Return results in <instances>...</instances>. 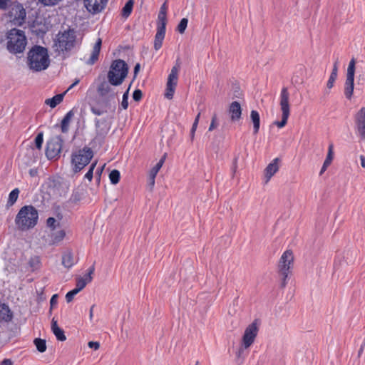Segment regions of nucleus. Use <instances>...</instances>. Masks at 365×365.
<instances>
[{"instance_id":"obj_1","label":"nucleus","mask_w":365,"mask_h":365,"mask_svg":"<svg viewBox=\"0 0 365 365\" xmlns=\"http://www.w3.org/2000/svg\"><path fill=\"white\" fill-rule=\"evenodd\" d=\"M28 65L34 71L46 69L49 66V57L46 48L41 46H34L28 53Z\"/></svg>"},{"instance_id":"obj_2","label":"nucleus","mask_w":365,"mask_h":365,"mask_svg":"<svg viewBox=\"0 0 365 365\" xmlns=\"http://www.w3.org/2000/svg\"><path fill=\"white\" fill-rule=\"evenodd\" d=\"M38 213L32 205L22 207L15 218V224L20 230H27L33 228L37 224Z\"/></svg>"},{"instance_id":"obj_3","label":"nucleus","mask_w":365,"mask_h":365,"mask_svg":"<svg viewBox=\"0 0 365 365\" xmlns=\"http://www.w3.org/2000/svg\"><path fill=\"white\" fill-rule=\"evenodd\" d=\"M81 40L77 38L73 29L59 32L56 36L54 46L59 53L70 52L79 46Z\"/></svg>"},{"instance_id":"obj_4","label":"nucleus","mask_w":365,"mask_h":365,"mask_svg":"<svg viewBox=\"0 0 365 365\" xmlns=\"http://www.w3.org/2000/svg\"><path fill=\"white\" fill-rule=\"evenodd\" d=\"M6 38V47L10 53L17 54L22 53L25 50L27 39L23 31L12 29L8 31Z\"/></svg>"},{"instance_id":"obj_5","label":"nucleus","mask_w":365,"mask_h":365,"mask_svg":"<svg viewBox=\"0 0 365 365\" xmlns=\"http://www.w3.org/2000/svg\"><path fill=\"white\" fill-rule=\"evenodd\" d=\"M128 71L126 63L120 59L112 62L108 73V80L113 86H119L124 81Z\"/></svg>"},{"instance_id":"obj_6","label":"nucleus","mask_w":365,"mask_h":365,"mask_svg":"<svg viewBox=\"0 0 365 365\" xmlns=\"http://www.w3.org/2000/svg\"><path fill=\"white\" fill-rule=\"evenodd\" d=\"M93 153L90 148L84 147L72 154L71 163L75 172H78L88 165L93 158Z\"/></svg>"},{"instance_id":"obj_7","label":"nucleus","mask_w":365,"mask_h":365,"mask_svg":"<svg viewBox=\"0 0 365 365\" xmlns=\"http://www.w3.org/2000/svg\"><path fill=\"white\" fill-rule=\"evenodd\" d=\"M91 112L96 115H102L108 110H115L116 101L113 98L101 97L90 105Z\"/></svg>"},{"instance_id":"obj_8","label":"nucleus","mask_w":365,"mask_h":365,"mask_svg":"<svg viewBox=\"0 0 365 365\" xmlns=\"http://www.w3.org/2000/svg\"><path fill=\"white\" fill-rule=\"evenodd\" d=\"M279 105L282 110V120L281 121H275L274 123L279 128H283L287 123L288 118L289 116V93L288 92V89L286 87H284L280 93L279 96Z\"/></svg>"},{"instance_id":"obj_9","label":"nucleus","mask_w":365,"mask_h":365,"mask_svg":"<svg viewBox=\"0 0 365 365\" xmlns=\"http://www.w3.org/2000/svg\"><path fill=\"white\" fill-rule=\"evenodd\" d=\"M258 327L255 322L250 324L245 329L242 340V346L237 352V356L240 357L244 349H248L255 341L257 335Z\"/></svg>"},{"instance_id":"obj_10","label":"nucleus","mask_w":365,"mask_h":365,"mask_svg":"<svg viewBox=\"0 0 365 365\" xmlns=\"http://www.w3.org/2000/svg\"><path fill=\"white\" fill-rule=\"evenodd\" d=\"M26 14V11L21 4L13 2L9 5L8 16L14 25L21 26L25 21Z\"/></svg>"},{"instance_id":"obj_11","label":"nucleus","mask_w":365,"mask_h":365,"mask_svg":"<svg viewBox=\"0 0 365 365\" xmlns=\"http://www.w3.org/2000/svg\"><path fill=\"white\" fill-rule=\"evenodd\" d=\"M355 66L356 60L354 58H352L347 68L346 81L344 83V95L348 99H351L354 92Z\"/></svg>"},{"instance_id":"obj_12","label":"nucleus","mask_w":365,"mask_h":365,"mask_svg":"<svg viewBox=\"0 0 365 365\" xmlns=\"http://www.w3.org/2000/svg\"><path fill=\"white\" fill-rule=\"evenodd\" d=\"M180 68V63L178 61H177L175 65L172 68L170 73L168 76L166 85V92L165 93V96L168 99H172L173 97L175 87L178 83V72Z\"/></svg>"},{"instance_id":"obj_13","label":"nucleus","mask_w":365,"mask_h":365,"mask_svg":"<svg viewBox=\"0 0 365 365\" xmlns=\"http://www.w3.org/2000/svg\"><path fill=\"white\" fill-rule=\"evenodd\" d=\"M294 257L292 252L290 250L285 251L279 262V269L280 274L283 276V282L282 286L284 287L286 285V279L288 277V274L289 272V269H291V266L293 263Z\"/></svg>"},{"instance_id":"obj_14","label":"nucleus","mask_w":365,"mask_h":365,"mask_svg":"<svg viewBox=\"0 0 365 365\" xmlns=\"http://www.w3.org/2000/svg\"><path fill=\"white\" fill-rule=\"evenodd\" d=\"M63 140L60 136H55L47 142L46 155L48 159L58 157L62 148Z\"/></svg>"},{"instance_id":"obj_15","label":"nucleus","mask_w":365,"mask_h":365,"mask_svg":"<svg viewBox=\"0 0 365 365\" xmlns=\"http://www.w3.org/2000/svg\"><path fill=\"white\" fill-rule=\"evenodd\" d=\"M356 135L361 140H365V107L361 108L354 115Z\"/></svg>"},{"instance_id":"obj_16","label":"nucleus","mask_w":365,"mask_h":365,"mask_svg":"<svg viewBox=\"0 0 365 365\" xmlns=\"http://www.w3.org/2000/svg\"><path fill=\"white\" fill-rule=\"evenodd\" d=\"M111 83L106 81L102 82L98 87V93L101 97L106 98H113V101H116L118 98V93L112 87Z\"/></svg>"},{"instance_id":"obj_17","label":"nucleus","mask_w":365,"mask_h":365,"mask_svg":"<svg viewBox=\"0 0 365 365\" xmlns=\"http://www.w3.org/2000/svg\"><path fill=\"white\" fill-rule=\"evenodd\" d=\"M108 0H84L85 6L92 14L101 12L106 6Z\"/></svg>"},{"instance_id":"obj_18","label":"nucleus","mask_w":365,"mask_h":365,"mask_svg":"<svg viewBox=\"0 0 365 365\" xmlns=\"http://www.w3.org/2000/svg\"><path fill=\"white\" fill-rule=\"evenodd\" d=\"M95 270L94 265L91 266L88 270V273L83 277H78L76 279V287L75 289L79 292H81L88 283L92 281V274H93Z\"/></svg>"},{"instance_id":"obj_19","label":"nucleus","mask_w":365,"mask_h":365,"mask_svg":"<svg viewBox=\"0 0 365 365\" xmlns=\"http://www.w3.org/2000/svg\"><path fill=\"white\" fill-rule=\"evenodd\" d=\"M279 161L278 158H274L265 168L264 175L266 182H267L279 170Z\"/></svg>"},{"instance_id":"obj_20","label":"nucleus","mask_w":365,"mask_h":365,"mask_svg":"<svg viewBox=\"0 0 365 365\" xmlns=\"http://www.w3.org/2000/svg\"><path fill=\"white\" fill-rule=\"evenodd\" d=\"M13 314L9 306L6 304H0V322L8 323L12 320Z\"/></svg>"},{"instance_id":"obj_21","label":"nucleus","mask_w":365,"mask_h":365,"mask_svg":"<svg viewBox=\"0 0 365 365\" xmlns=\"http://www.w3.org/2000/svg\"><path fill=\"white\" fill-rule=\"evenodd\" d=\"M101 43H102L101 39L98 38L93 47V50H92L90 58L86 61L87 64L93 65L98 59V56H99V53H100V51H101Z\"/></svg>"},{"instance_id":"obj_22","label":"nucleus","mask_w":365,"mask_h":365,"mask_svg":"<svg viewBox=\"0 0 365 365\" xmlns=\"http://www.w3.org/2000/svg\"><path fill=\"white\" fill-rule=\"evenodd\" d=\"M229 113L231 115L232 120L235 121L240 120L242 115L240 104L237 101L232 102L230 106Z\"/></svg>"},{"instance_id":"obj_23","label":"nucleus","mask_w":365,"mask_h":365,"mask_svg":"<svg viewBox=\"0 0 365 365\" xmlns=\"http://www.w3.org/2000/svg\"><path fill=\"white\" fill-rule=\"evenodd\" d=\"M77 260L74 258L73 254L72 252L68 250L66 251L62 255V264L64 267L67 269H70L75 264H76Z\"/></svg>"},{"instance_id":"obj_24","label":"nucleus","mask_w":365,"mask_h":365,"mask_svg":"<svg viewBox=\"0 0 365 365\" xmlns=\"http://www.w3.org/2000/svg\"><path fill=\"white\" fill-rule=\"evenodd\" d=\"M165 29L157 28V32L155 36L154 48L155 50H159L163 44V41L165 38Z\"/></svg>"},{"instance_id":"obj_25","label":"nucleus","mask_w":365,"mask_h":365,"mask_svg":"<svg viewBox=\"0 0 365 365\" xmlns=\"http://www.w3.org/2000/svg\"><path fill=\"white\" fill-rule=\"evenodd\" d=\"M250 118L253 123V133L256 135L258 133L260 126V117L257 110H252L250 113Z\"/></svg>"},{"instance_id":"obj_26","label":"nucleus","mask_w":365,"mask_h":365,"mask_svg":"<svg viewBox=\"0 0 365 365\" xmlns=\"http://www.w3.org/2000/svg\"><path fill=\"white\" fill-rule=\"evenodd\" d=\"M73 115H74V113H73V110H71L68 111L66 114V115L63 117V118L61 121V131L63 133H66L68 130L69 123H70V121Z\"/></svg>"},{"instance_id":"obj_27","label":"nucleus","mask_w":365,"mask_h":365,"mask_svg":"<svg viewBox=\"0 0 365 365\" xmlns=\"http://www.w3.org/2000/svg\"><path fill=\"white\" fill-rule=\"evenodd\" d=\"M338 76V62L336 61L334 63L332 71L330 74V76L329 78V80L327 83V87L329 89H331L334 86V83L337 78Z\"/></svg>"},{"instance_id":"obj_28","label":"nucleus","mask_w":365,"mask_h":365,"mask_svg":"<svg viewBox=\"0 0 365 365\" xmlns=\"http://www.w3.org/2000/svg\"><path fill=\"white\" fill-rule=\"evenodd\" d=\"M64 94H57L51 98H48L45 101V103L49 106L51 108H55L57 105L62 102Z\"/></svg>"},{"instance_id":"obj_29","label":"nucleus","mask_w":365,"mask_h":365,"mask_svg":"<svg viewBox=\"0 0 365 365\" xmlns=\"http://www.w3.org/2000/svg\"><path fill=\"white\" fill-rule=\"evenodd\" d=\"M333 145H330L329 147L327 156L324 162L322 168L320 171V175H322L326 170L327 168L331 164L333 158Z\"/></svg>"},{"instance_id":"obj_30","label":"nucleus","mask_w":365,"mask_h":365,"mask_svg":"<svg viewBox=\"0 0 365 365\" xmlns=\"http://www.w3.org/2000/svg\"><path fill=\"white\" fill-rule=\"evenodd\" d=\"M133 4H134V1L133 0H128L125 6H123V9H122V16L125 18H128L132 11H133Z\"/></svg>"},{"instance_id":"obj_31","label":"nucleus","mask_w":365,"mask_h":365,"mask_svg":"<svg viewBox=\"0 0 365 365\" xmlns=\"http://www.w3.org/2000/svg\"><path fill=\"white\" fill-rule=\"evenodd\" d=\"M167 24V14L159 12L158 16L157 28L165 29Z\"/></svg>"},{"instance_id":"obj_32","label":"nucleus","mask_w":365,"mask_h":365,"mask_svg":"<svg viewBox=\"0 0 365 365\" xmlns=\"http://www.w3.org/2000/svg\"><path fill=\"white\" fill-rule=\"evenodd\" d=\"M165 158H166V154H164V155L161 158V159L158 161V163L150 170L149 174L156 176L158 173L162 168V166L165 162Z\"/></svg>"},{"instance_id":"obj_33","label":"nucleus","mask_w":365,"mask_h":365,"mask_svg":"<svg viewBox=\"0 0 365 365\" xmlns=\"http://www.w3.org/2000/svg\"><path fill=\"white\" fill-rule=\"evenodd\" d=\"M40 263V258L37 256L31 257L29 260V264L32 271L37 269L39 267Z\"/></svg>"},{"instance_id":"obj_34","label":"nucleus","mask_w":365,"mask_h":365,"mask_svg":"<svg viewBox=\"0 0 365 365\" xmlns=\"http://www.w3.org/2000/svg\"><path fill=\"white\" fill-rule=\"evenodd\" d=\"M120 178V174L118 170H113L109 174V179L113 185H116L119 182Z\"/></svg>"},{"instance_id":"obj_35","label":"nucleus","mask_w":365,"mask_h":365,"mask_svg":"<svg viewBox=\"0 0 365 365\" xmlns=\"http://www.w3.org/2000/svg\"><path fill=\"white\" fill-rule=\"evenodd\" d=\"M34 344L39 352H44L46 350V341L41 339H35Z\"/></svg>"},{"instance_id":"obj_36","label":"nucleus","mask_w":365,"mask_h":365,"mask_svg":"<svg viewBox=\"0 0 365 365\" xmlns=\"http://www.w3.org/2000/svg\"><path fill=\"white\" fill-rule=\"evenodd\" d=\"M19 194V189L18 188L14 189L9 193L8 203H9L11 205L14 204L16 202V201L17 200V199H18Z\"/></svg>"},{"instance_id":"obj_37","label":"nucleus","mask_w":365,"mask_h":365,"mask_svg":"<svg viewBox=\"0 0 365 365\" xmlns=\"http://www.w3.org/2000/svg\"><path fill=\"white\" fill-rule=\"evenodd\" d=\"M66 236V232L64 230H59L54 233L52 237L53 243H58L63 240Z\"/></svg>"},{"instance_id":"obj_38","label":"nucleus","mask_w":365,"mask_h":365,"mask_svg":"<svg viewBox=\"0 0 365 365\" xmlns=\"http://www.w3.org/2000/svg\"><path fill=\"white\" fill-rule=\"evenodd\" d=\"M104 123H105L104 121H103L100 119H98V118L95 119V125H96V131L99 135H104V134L107 133V132L108 131V128L103 130V128H101V125L103 124Z\"/></svg>"},{"instance_id":"obj_39","label":"nucleus","mask_w":365,"mask_h":365,"mask_svg":"<svg viewBox=\"0 0 365 365\" xmlns=\"http://www.w3.org/2000/svg\"><path fill=\"white\" fill-rule=\"evenodd\" d=\"M188 24V19L187 18H183L180 21L178 25L177 30L180 34H184Z\"/></svg>"},{"instance_id":"obj_40","label":"nucleus","mask_w":365,"mask_h":365,"mask_svg":"<svg viewBox=\"0 0 365 365\" xmlns=\"http://www.w3.org/2000/svg\"><path fill=\"white\" fill-rule=\"evenodd\" d=\"M53 333L59 341H63L66 339L63 330L60 327L56 328V329L53 331Z\"/></svg>"},{"instance_id":"obj_41","label":"nucleus","mask_w":365,"mask_h":365,"mask_svg":"<svg viewBox=\"0 0 365 365\" xmlns=\"http://www.w3.org/2000/svg\"><path fill=\"white\" fill-rule=\"evenodd\" d=\"M58 223L54 217H48L46 220V225L51 228L52 230H55Z\"/></svg>"},{"instance_id":"obj_42","label":"nucleus","mask_w":365,"mask_h":365,"mask_svg":"<svg viewBox=\"0 0 365 365\" xmlns=\"http://www.w3.org/2000/svg\"><path fill=\"white\" fill-rule=\"evenodd\" d=\"M43 133H39L35 138V145L38 149H41L43 141Z\"/></svg>"},{"instance_id":"obj_43","label":"nucleus","mask_w":365,"mask_h":365,"mask_svg":"<svg viewBox=\"0 0 365 365\" xmlns=\"http://www.w3.org/2000/svg\"><path fill=\"white\" fill-rule=\"evenodd\" d=\"M128 91L129 88L125 92V93L123 96L121 106L123 109H127L128 106Z\"/></svg>"},{"instance_id":"obj_44","label":"nucleus","mask_w":365,"mask_h":365,"mask_svg":"<svg viewBox=\"0 0 365 365\" xmlns=\"http://www.w3.org/2000/svg\"><path fill=\"white\" fill-rule=\"evenodd\" d=\"M96 165V162L94 163H92L88 171L85 175V178L86 179H88L89 181H91V180L93 178V170H94Z\"/></svg>"},{"instance_id":"obj_45","label":"nucleus","mask_w":365,"mask_h":365,"mask_svg":"<svg viewBox=\"0 0 365 365\" xmlns=\"http://www.w3.org/2000/svg\"><path fill=\"white\" fill-rule=\"evenodd\" d=\"M78 292L75 289H73V290L68 292L66 295V302H71L73 297L78 294Z\"/></svg>"},{"instance_id":"obj_46","label":"nucleus","mask_w":365,"mask_h":365,"mask_svg":"<svg viewBox=\"0 0 365 365\" xmlns=\"http://www.w3.org/2000/svg\"><path fill=\"white\" fill-rule=\"evenodd\" d=\"M45 6H53L57 4L61 0H38Z\"/></svg>"},{"instance_id":"obj_47","label":"nucleus","mask_w":365,"mask_h":365,"mask_svg":"<svg viewBox=\"0 0 365 365\" xmlns=\"http://www.w3.org/2000/svg\"><path fill=\"white\" fill-rule=\"evenodd\" d=\"M12 2H11L10 0H0V9H3V10H5L8 7H9V5Z\"/></svg>"},{"instance_id":"obj_48","label":"nucleus","mask_w":365,"mask_h":365,"mask_svg":"<svg viewBox=\"0 0 365 365\" xmlns=\"http://www.w3.org/2000/svg\"><path fill=\"white\" fill-rule=\"evenodd\" d=\"M133 98L135 101H138L142 98V92L140 90H135L133 93Z\"/></svg>"},{"instance_id":"obj_49","label":"nucleus","mask_w":365,"mask_h":365,"mask_svg":"<svg viewBox=\"0 0 365 365\" xmlns=\"http://www.w3.org/2000/svg\"><path fill=\"white\" fill-rule=\"evenodd\" d=\"M217 126V117H216V115H214L212 118L211 123L209 127V131H212V130L216 128Z\"/></svg>"},{"instance_id":"obj_50","label":"nucleus","mask_w":365,"mask_h":365,"mask_svg":"<svg viewBox=\"0 0 365 365\" xmlns=\"http://www.w3.org/2000/svg\"><path fill=\"white\" fill-rule=\"evenodd\" d=\"M156 176L149 174L148 184L150 186V189H152L155 185V179Z\"/></svg>"},{"instance_id":"obj_51","label":"nucleus","mask_w":365,"mask_h":365,"mask_svg":"<svg viewBox=\"0 0 365 365\" xmlns=\"http://www.w3.org/2000/svg\"><path fill=\"white\" fill-rule=\"evenodd\" d=\"M88 346L91 349H94L95 350H97L100 347V344L97 341H89Z\"/></svg>"},{"instance_id":"obj_52","label":"nucleus","mask_w":365,"mask_h":365,"mask_svg":"<svg viewBox=\"0 0 365 365\" xmlns=\"http://www.w3.org/2000/svg\"><path fill=\"white\" fill-rule=\"evenodd\" d=\"M57 302H58V295L53 294L50 299L51 306V307L55 306L57 304Z\"/></svg>"},{"instance_id":"obj_53","label":"nucleus","mask_w":365,"mask_h":365,"mask_svg":"<svg viewBox=\"0 0 365 365\" xmlns=\"http://www.w3.org/2000/svg\"><path fill=\"white\" fill-rule=\"evenodd\" d=\"M197 125L192 124V126L191 130H190V138H191V140H193V139H194L195 133V131L197 130Z\"/></svg>"},{"instance_id":"obj_54","label":"nucleus","mask_w":365,"mask_h":365,"mask_svg":"<svg viewBox=\"0 0 365 365\" xmlns=\"http://www.w3.org/2000/svg\"><path fill=\"white\" fill-rule=\"evenodd\" d=\"M168 9V6L167 2L165 1L162 4L159 12H163V14H167Z\"/></svg>"},{"instance_id":"obj_55","label":"nucleus","mask_w":365,"mask_h":365,"mask_svg":"<svg viewBox=\"0 0 365 365\" xmlns=\"http://www.w3.org/2000/svg\"><path fill=\"white\" fill-rule=\"evenodd\" d=\"M0 365H13V362L11 359H5L1 362Z\"/></svg>"},{"instance_id":"obj_56","label":"nucleus","mask_w":365,"mask_h":365,"mask_svg":"<svg viewBox=\"0 0 365 365\" xmlns=\"http://www.w3.org/2000/svg\"><path fill=\"white\" fill-rule=\"evenodd\" d=\"M56 328H59V327L57 324V322L54 320V319H52L51 322V330L52 331L56 329Z\"/></svg>"},{"instance_id":"obj_57","label":"nucleus","mask_w":365,"mask_h":365,"mask_svg":"<svg viewBox=\"0 0 365 365\" xmlns=\"http://www.w3.org/2000/svg\"><path fill=\"white\" fill-rule=\"evenodd\" d=\"M360 161L361 167L365 168V157L364 155H360Z\"/></svg>"},{"instance_id":"obj_58","label":"nucleus","mask_w":365,"mask_h":365,"mask_svg":"<svg viewBox=\"0 0 365 365\" xmlns=\"http://www.w3.org/2000/svg\"><path fill=\"white\" fill-rule=\"evenodd\" d=\"M200 117V112H199L198 114L197 115V116L195 117L193 124L197 125H198Z\"/></svg>"},{"instance_id":"obj_59","label":"nucleus","mask_w":365,"mask_h":365,"mask_svg":"<svg viewBox=\"0 0 365 365\" xmlns=\"http://www.w3.org/2000/svg\"><path fill=\"white\" fill-rule=\"evenodd\" d=\"M93 308H94V305H93L90 309L89 318L91 320H92L93 317Z\"/></svg>"},{"instance_id":"obj_60","label":"nucleus","mask_w":365,"mask_h":365,"mask_svg":"<svg viewBox=\"0 0 365 365\" xmlns=\"http://www.w3.org/2000/svg\"><path fill=\"white\" fill-rule=\"evenodd\" d=\"M140 70V64L137 63L134 68V74L136 75Z\"/></svg>"},{"instance_id":"obj_61","label":"nucleus","mask_w":365,"mask_h":365,"mask_svg":"<svg viewBox=\"0 0 365 365\" xmlns=\"http://www.w3.org/2000/svg\"><path fill=\"white\" fill-rule=\"evenodd\" d=\"M103 166H104V165H103V166H102V167H101V168H98L96 170V173L99 177H100V176H101V173H102L103 169Z\"/></svg>"},{"instance_id":"obj_62","label":"nucleus","mask_w":365,"mask_h":365,"mask_svg":"<svg viewBox=\"0 0 365 365\" xmlns=\"http://www.w3.org/2000/svg\"><path fill=\"white\" fill-rule=\"evenodd\" d=\"M78 83H79V79H76V80L74 81V83H73L70 86V87L68 88V90L71 89L73 87H74L75 86H76Z\"/></svg>"},{"instance_id":"obj_63","label":"nucleus","mask_w":365,"mask_h":365,"mask_svg":"<svg viewBox=\"0 0 365 365\" xmlns=\"http://www.w3.org/2000/svg\"><path fill=\"white\" fill-rule=\"evenodd\" d=\"M364 345H365V343L361 346L360 350L359 351V354H360L363 351Z\"/></svg>"},{"instance_id":"obj_64","label":"nucleus","mask_w":365,"mask_h":365,"mask_svg":"<svg viewBox=\"0 0 365 365\" xmlns=\"http://www.w3.org/2000/svg\"><path fill=\"white\" fill-rule=\"evenodd\" d=\"M4 327L1 324H0V334L2 333L4 331Z\"/></svg>"}]
</instances>
